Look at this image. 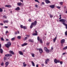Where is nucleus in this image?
<instances>
[{"mask_svg":"<svg viewBox=\"0 0 67 67\" xmlns=\"http://www.w3.org/2000/svg\"><path fill=\"white\" fill-rule=\"evenodd\" d=\"M60 64H61V65H62V64H63V62L62 61H60Z\"/></svg>","mask_w":67,"mask_h":67,"instance_id":"obj_48","label":"nucleus"},{"mask_svg":"<svg viewBox=\"0 0 67 67\" xmlns=\"http://www.w3.org/2000/svg\"><path fill=\"white\" fill-rule=\"evenodd\" d=\"M66 53L65 52H64V53H63V54H62V55H65V54H66Z\"/></svg>","mask_w":67,"mask_h":67,"instance_id":"obj_57","label":"nucleus"},{"mask_svg":"<svg viewBox=\"0 0 67 67\" xmlns=\"http://www.w3.org/2000/svg\"><path fill=\"white\" fill-rule=\"evenodd\" d=\"M39 52L41 54V53H43V49L41 48H40L39 49Z\"/></svg>","mask_w":67,"mask_h":67,"instance_id":"obj_7","label":"nucleus"},{"mask_svg":"<svg viewBox=\"0 0 67 67\" xmlns=\"http://www.w3.org/2000/svg\"><path fill=\"white\" fill-rule=\"evenodd\" d=\"M49 43H46V45L47 46H49Z\"/></svg>","mask_w":67,"mask_h":67,"instance_id":"obj_51","label":"nucleus"},{"mask_svg":"<svg viewBox=\"0 0 67 67\" xmlns=\"http://www.w3.org/2000/svg\"><path fill=\"white\" fill-rule=\"evenodd\" d=\"M8 27L7 26H4V28H5V29H7Z\"/></svg>","mask_w":67,"mask_h":67,"instance_id":"obj_43","label":"nucleus"},{"mask_svg":"<svg viewBox=\"0 0 67 67\" xmlns=\"http://www.w3.org/2000/svg\"><path fill=\"white\" fill-rule=\"evenodd\" d=\"M9 32H8V31H6L5 32V34H7V33H9Z\"/></svg>","mask_w":67,"mask_h":67,"instance_id":"obj_47","label":"nucleus"},{"mask_svg":"<svg viewBox=\"0 0 67 67\" xmlns=\"http://www.w3.org/2000/svg\"><path fill=\"white\" fill-rule=\"evenodd\" d=\"M4 64V63H3V62H2L1 64V66H3Z\"/></svg>","mask_w":67,"mask_h":67,"instance_id":"obj_40","label":"nucleus"},{"mask_svg":"<svg viewBox=\"0 0 67 67\" xmlns=\"http://www.w3.org/2000/svg\"><path fill=\"white\" fill-rule=\"evenodd\" d=\"M8 22H9V21H8V20H4L3 21V23H8Z\"/></svg>","mask_w":67,"mask_h":67,"instance_id":"obj_17","label":"nucleus"},{"mask_svg":"<svg viewBox=\"0 0 67 67\" xmlns=\"http://www.w3.org/2000/svg\"><path fill=\"white\" fill-rule=\"evenodd\" d=\"M20 27L21 29H23V25H20Z\"/></svg>","mask_w":67,"mask_h":67,"instance_id":"obj_32","label":"nucleus"},{"mask_svg":"<svg viewBox=\"0 0 67 67\" xmlns=\"http://www.w3.org/2000/svg\"><path fill=\"white\" fill-rule=\"evenodd\" d=\"M59 22L62 21V24L64 25L65 24V22L66 21V20L65 19H62L60 20H59Z\"/></svg>","mask_w":67,"mask_h":67,"instance_id":"obj_3","label":"nucleus"},{"mask_svg":"<svg viewBox=\"0 0 67 67\" xmlns=\"http://www.w3.org/2000/svg\"><path fill=\"white\" fill-rule=\"evenodd\" d=\"M20 1H21V2H23V0H20Z\"/></svg>","mask_w":67,"mask_h":67,"instance_id":"obj_59","label":"nucleus"},{"mask_svg":"<svg viewBox=\"0 0 67 67\" xmlns=\"http://www.w3.org/2000/svg\"><path fill=\"white\" fill-rule=\"evenodd\" d=\"M19 53L20 55H23V53L22 52V51H19Z\"/></svg>","mask_w":67,"mask_h":67,"instance_id":"obj_16","label":"nucleus"},{"mask_svg":"<svg viewBox=\"0 0 67 67\" xmlns=\"http://www.w3.org/2000/svg\"><path fill=\"white\" fill-rule=\"evenodd\" d=\"M39 41L41 43H43V41L42 40V39H40V40Z\"/></svg>","mask_w":67,"mask_h":67,"instance_id":"obj_26","label":"nucleus"},{"mask_svg":"<svg viewBox=\"0 0 67 67\" xmlns=\"http://www.w3.org/2000/svg\"><path fill=\"white\" fill-rule=\"evenodd\" d=\"M8 56H10V57H11V56H12V54H8Z\"/></svg>","mask_w":67,"mask_h":67,"instance_id":"obj_46","label":"nucleus"},{"mask_svg":"<svg viewBox=\"0 0 67 67\" xmlns=\"http://www.w3.org/2000/svg\"><path fill=\"white\" fill-rule=\"evenodd\" d=\"M7 59V58H6V57H4V60H6V59Z\"/></svg>","mask_w":67,"mask_h":67,"instance_id":"obj_49","label":"nucleus"},{"mask_svg":"<svg viewBox=\"0 0 67 67\" xmlns=\"http://www.w3.org/2000/svg\"><path fill=\"white\" fill-rule=\"evenodd\" d=\"M67 49V46L63 48V50H65V49Z\"/></svg>","mask_w":67,"mask_h":67,"instance_id":"obj_28","label":"nucleus"},{"mask_svg":"<svg viewBox=\"0 0 67 67\" xmlns=\"http://www.w3.org/2000/svg\"><path fill=\"white\" fill-rule=\"evenodd\" d=\"M25 62L23 63V66H24V67H26V66L27 65L26 64H25Z\"/></svg>","mask_w":67,"mask_h":67,"instance_id":"obj_18","label":"nucleus"},{"mask_svg":"<svg viewBox=\"0 0 67 67\" xmlns=\"http://www.w3.org/2000/svg\"><path fill=\"white\" fill-rule=\"evenodd\" d=\"M15 40V38H12L11 40L12 41H14Z\"/></svg>","mask_w":67,"mask_h":67,"instance_id":"obj_34","label":"nucleus"},{"mask_svg":"<svg viewBox=\"0 0 67 67\" xmlns=\"http://www.w3.org/2000/svg\"><path fill=\"white\" fill-rule=\"evenodd\" d=\"M9 52L10 54H12V55H14V53L12 51H9Z\"/></svg>","mask_w":67,"mask_h":67,"instance_id":"obj_13","label":"nucleus"},{"mask_svg":"<svg viewBox=\"0 0 67 67\" xmlns=\"http://www.w3.org/2000/svg\"><path fill=\"white\" fill-rule=\"evenodd\" d=\"M45 2L47 4H48V3H51V2L48 0H46V1H45Z\"/></svg>","mask_w":67,"mask_h":67,"instance_id":"obj_11","label":"nucleus"},{"mask_svg":"<svg viewBox=\"0 0 67 67\" xmlns=\"http://www.w3.org/2000/svg\"><path fill=\"white\" fill-rule=\"evenodd\" d=\"M0 25H3V24H2V23H1L0 24Z\"/></svg>","mask_w":67,"mask_h":67,"instance_id":"obj_56","label":"nucleus"},{"mask_svg":"<svg viewBox=\"0 0 67 67\" xmlns=\"http://www.w3.org/2000/svg\"><path fill=\"white\" fill-rule=\"evenodd\" d=\"M1 41H4V39H3V38H1Z\"/></svg>","mask_w":67,"mask_h":67,"instance_id":"obj_42","label":"nucleus"},{"mask_svg":"<svg viewBox=\"0 0 67 67\" xmlns=\"http://www.w3.org/2000/svg\"><path fill=\"white\" fill-rule=\"evenodd\" d=\"M27 37H25L24 38V40H26V39H27Z\"/></svg>","mask_w":67,"mask_h":67,"instance_id":"obj_45","label":"nucleus"},{"mask_svg":"<svg viewBox=\"0 0 67 67\" xmlns=\"http://www.w3.org/2000/svg\"><path fill=\"white\" fill-rule=\"evenodd\" d=\"M56 7L58 8V9H60V7L59 6H57Z\"/></svg>","mask_w":67,"mask_h":67,"instance_id":"obj_41","label":"nucleus"},{"mask_svg":"<svg viewBox=\"0 0 67 67\" xmlns=\"http://www.w3.org/2000/svg\"><path fill=\"white\" fill-rule=\"evenodd\" d=\"M31 63L32 64V66H33L35 67V64H34V63L32 61L31 62Z\"/></svg>","mask_w":67,"mask_h":67,"instance_id":"obj_19","label":"nucleus"},{"mask_svg":"<svg viewBox=\"0 0 67 67\" xmlns=\"http://www.w3.org/2000/svg\"><path fill=\"white\" fill-rule=\"evenodd\" d=\"M61 18H62V17H60V18H59V20H60V19H61Z\"/></svg>","mask_w":67,"mask_h":67,"instance_id":"obj_62","label":"nucleus"},{"mask_svg":"<svg viewBox=\"0 0 67 67\" xmlns=\"http://www.w3.org/2000/svg\"><path fill=\"white\" fill-rule=\"evenodd\" d=\"M1 47V44H0V48Z\"/></svg>","mask_w":67,"mask_h":67,"instance_id":"obj_61","label":"nucleus"},{"mask_svg":"<svg viewBox=\"0 0 67 67\" xmlns=\"http://www.w3.org/2000/svg\"><path fill=\"white\" fill-rule=\"evenodd\" d=\"M35 7H36V8H37V7H38V5H35Z\"/></svg>","mask_w":67,"mask_h":67,"instance_id":"obj_54","label":"nucleus"},{"mask_svg":"<svg viewBox=\"0 0 67 67\" xmlns=\"http://www.w3.org/2000/svg\"><path fill=\"white\" fill-rule=\"evenodd\" d=\"M49 59H47L45 60V63L46 65L49 62Z\"/></svg>","mask_w":67,"mask_h":67,"instance_id":"obj_5","label":"nucleus"},{"mask_svg":"<svg viewBox=\"0 0 67 67\" xmlns=\"http://www.w3.org/2000/svg\"><path fill=\"white\" fill-rule=\"evenodd\" d=\"M65 40L64 39H63L61 40L60 41V42L61 44H63V43H65Z\"/></svg>","mask_w":67,"mask_h":67,"instance_id":"obj_6","label":"nucleus"},{"mask_svg":"<svg viewBox=\"0 0 67 67\" xmlns=\"http://www.w3.org/2000/svg\"><path fill=\"white\" fill-rule=\"evenodd\" d=\"M9 62H6L5 63V65L6 66H8L9 65Z\"/></svg>","mask_w":67,"mask_h":67,"instance_id":"obj_21","label":"nucleus"},{"mask_svg":"<svg viewBox=\"0 0 67 67\" xmlns=\"http://www.w3.org/2000/svg\"><path fill=\"white\" fill-rule=\"evenodd\" d=\"M29 42H32V43H34V40L33 39H29L28 40Z\"/></svg>","mask_w":67,"mask_h":67,"instance_id":"obj_10","label":"nucleus"},{"mask_svg":"<svg viewBox=\"0 0 67 67\" xmlns=\"http://www.w3.org/2000/svg\"><path fill=\"white\" fill-rule=\"evenodd\" d=\"M3 18H5V19H6L7 18V17L5 16V15H4L3 16Z\"/></svg>","mask_w":67,"mask_h":67,"instance_id":"obj_35","label":"nucleus"},{"mask_svg":"<svg viewBox=\"0 0 67 67\" xmlns=\"http://www.w3.org/2000/svg\"><path fill=\"white\" fill-rule=\"evenodd\" d=\"M5 7H7V8H11V5H6L5 6Z\"/></svg>","mask_w":67,"mask_h":67,"instance_id":"obj_15","label":"nucleus"},{"mask_svg":"<svg viewBox=\"0 0 67 67\" xmlns=\"http://www.w3.org/2000/svg\"><path fill=\"white\" fill-rule=\"evenodd\" d=\"M57 39V37H55V38L53 39V42H56V40Z\"/></svg>","mask_w":67,"mask_h":67,"instance_id":"obj_20","label":"nucleus"},{"mask_svg":"<svg viewBox=\"0 0 67 67\" xmlns=\"http://www.w3.org/2000/svg\"><path fill=\"white\" fill-rule=\"evenodd\" d=\"M35 2H38V3H40V2H39L37 0H35Z\"/></svg>","mask_w":67,"mask_h":67,"instance_id":"obj_44","label":"nucleus"},{"mask_svg":"<svg viewBox=\"0 0 67 67\" xmlns=\"http://www.w3.org/2000/svg\"><path fill=\"white\" fill-rule=\"evenodd\" d=\"M63 2H59V3L60 5H63Z\"/></svg>","mask_w":67,"mask_h":67,"instance_id":"obj_31","label":"nucleus"},{"mask_svg":"<svg viewBox=\"0 0 67 67\" xmlns=\"http://www.w3.org/2000/svg\"><path fill=\"white\" fill-rule=\"evenodd\" d=\"M0 52L1 54L3 53V50H2V49L1 48L0 49Z\"/></svg>","mask_w":67,"mask_h":67,"instance_id":"obj_22","label":"nucleus"},{"mask_svg":"<svg viewBox=\"0 0 67 67\" xmlns=\"http://www.w3.org/2000/svg\"><path fill=\"white\" fill-rule=\"evenodd\" d=\"M9 41V39H6V41Z\"/></svg>","mask_w":67,"mask_h":67,"instance_id":"obj_58","label":"nucleus"},{"mask_svg":"<svg viewBox=\"0 0 67 67\" xmlns=\"http://www.w3.org/2000/svg\"><path fill=\"white\" fill-rule=\"evenodd\" d=\"M51 49L52 50H53V47H51Z\"/></svg>","mask_w":67,"mask_h":67,"instance_id":"obj_64","label":"nucleus"},{"mask_svg":"<svg viewBox=\"0 0 67 67\" xmlns=\"http://www.w3.org/2000/svg\"><path fill=\"white\" fill-rule=\"evenodd\" d=\"M5 56H6V57H8V56H9V54H5Z\"/></svg>","mask_w":67,"mask_h":67,"instance_id":"obj_39","label":"nucleus"},{"mask_svg":"<svg viewBox=\"0 0 67 67\" xmlns=\"http://www.w3.org/2000/svg\"><path fill=\"white\" fill-rule=\"evenodd\" d=\"M50 16L51 18H52L53 17V15H52L51 14L50 15Z\"/></svg>","mask_w":67,"mask_h":67,"instance_id":"obj_37","label":"nucleus"},{"mask_svg":"<svg viewBox=\"0 0 67 67\" xmlns=\"http://www.w3.org/2000/svg\"><path fill=\"white\" fill-rule=\"evenodd\" d=\"M37 40L38 41H39L40 40V37L38 36L37 38Z\"/></svg>","mask_w":67,"mask_h":67,"instance_id":"obj_33","label":"nucleus"},{"mask_svg":"<svg viewBox=\"0 0 67 67\" xmlns=\"http://www.w3.org/2000/svg\"><path fill=\"white\" fill-rule=\"evenodd\" d=\"M50 7L52 8V9H54L55 8V5H50Z\"/></svg>","mask_w":67,"mask_h":67,"instance_id":"obj_9","label":"nucleus"},{"mask_svg":"<svg viewBox=\"0 0 67 67\" xmlns=\"http://www.w3.org/2000/svg\"><path fill=\"white\" fill-rule=\"evenodd\" d=\"M31 55L33 57H35V55H34V54L31 53Z\"/></svg>","mask_w":67,"mask_h":67,"instance_id":"obj_23","label":"nucleus"},{"mask_svg":"<svg viewBox=\"0 0 67 67\" xmlns=\"http://www.w3.org/2000/svg\"><path fill=\"white\" fill-rule=\"evenodd\" d=\"M45 51L46 52H47V53H49V50L48 49H47Z\"/></svg>","mask_w":67,"mask_h":67,"instance_id":"obj_24","label":"nucleus"},{"mask_svg":"<svg viewBox=\"0 0 67 67\" xmlns=\"http://www.w3.org/2000/svg\"><path fill=\"white\" fill-rule=\"evenodd\" d=\"M28 21L29 22H31V19H29Z\"/></svg>","mask_w":67,"mask_h":67,"instance_id":"obj_52","label":"nucleus"},{"mask_svg":"<svg viewBox=\"0 0 67 67\" xmlns=\"http://www.w3.org/2000/svg\"><path fill=\"white\" fill-rule=\"evenodd\" d=\"M32 35H33L34 36H36L37 35V34H36V33H34L32 34Z\"/></svg>","mask_w":67,"mask_h":67,"instance_id":"obj_29","label":"nucleus"},{"mask_svg":"<svg viewBox=\"0 0 67 67\" xmlns=\"http://www.w3.org/2000/svg\"><path fill=\"white\" fill-rule=\"evenodd\" d=\"M21 36H19L17 37V38L18 40H20V39H21Z\"/></svg>","mask_w":67,"mask_h":67,"instance_id":"obj_25","label":"nucleus"},{"mask_svg":"<svg viewBox=\"0 0 67 67\" xmlns=\"http://www.w3.org/2000/svg\"><path fill=\"white\" fill-rule=\"evenodd\" d=\"M11 45V43L10 42H8L7 44H5V46L7 48H9L10 46Z\"/></svg>","mask_w":67,"mask_h":67,"instance_id":"obj_2","label":"nucleus"},{"mask_svg":"<svg viewBox=\"0 0 67 67\" xmlns=\"http://www.w3.org/2000/svg\"><path fill=\"white\" fill-rule=\"evenodd\" d=\"M54 62L55 64H57V63H59L60 61L59 60H57L56 59H54Z\"/></svg>","mask_w":67,"mask_h":67,"instance_id":"obj_4","label":"nucleus"},{"mask_svg":"<svg viewBox=\"0 0 67 67\" xmlns=\"http://www.w3.org/2000/svg\"><path fill=\"white\" fill-rule=\"evenodd\" d=\"M20 8L19 7H17L15 9V10L16 11L20 10Z\"/></svg>","mask_w":67,"mask_h":67,"instance_id":"obj_14","label":"nucleus"},{"mask_svg":"<svg viewBox=\"0 0 67 67\" xmlns=\"http://www.w3.org/2000/svg\"><path fill=\"white\" fill-rule=\"evenodd\" d=\"M42 66H44V64H42Z\"/></svg>","mask_w":67,"mask_h":67,"instance_id":"obj_63","label":"nucleus"},{"mask_svg":"<svg viewBox=\"0 0 67 67\" xmlns=\"http://www.w3.org/2000/svg\"><path fill=\"white\" fill-rule=\"evenodd\" d=\"M3 12V9L2 8H0V12Z\"/></svg>","mask_w":67,"mask_h":67,"instance_id":"obj_30","label":"nucleus"},{"mask_svg":"<svg viewBox=\"0 0 67 67\" xmlns=\"http://www.w3.org/2000/svg\"><path fill=\"white\" fill-rule=\"evenodd\" d=\"M47 49H48L46 47H44V50L45 51H46V50H47Z\"/></svg>","mask_w":67,"mask_h":67,"instance_id":"obj_36","label":"nucleus"},{"mask_svg":"<svg viewBox=\"0 0 67 67\" xmlns=\"http://www.w3.org/2000/svg\"><path fill=\"white\" fill-rule=\"evenodd\" d=\"M17 5L19 6H20V5H23V3H21V2L18 3H17Z\"/></svg>","mask_w":67,"mask_h":67,"instance_id":"obj_8","label":"nucleus"},{"mask_svg":"<svg viewBox=\"0 0 67 67\" xmlns=\"http://www.w3.org/2000/svg\"><path fill=\"white\" fill-rule=\"evenodd\" d=\"M35 33L37 34V31L36 30L35 31Z\"/></svg>","mask_w":67,"mask_h":67,"instance_id":"obj_55","label":"nucleus"},{"mask_svg":"<svg viewBox=\"0 0 67 67\" xmlns=\"http://www.w3.org/2000/svg\"><path fill=\"white\" fill-rule=\"evenodd\" d=\"M23 29H24V30H25L27 29V27L25 26H23Z\"/></svg>","mask_w":67,"mask_h":67,"instance_id":"obj_27","label":"nucleus"},{"mask_svg":"<svg viewBox=\"0 0 67 67\" xmlns=\"http://www.w3.org/2000/svg\"><path fill=\"white\" fill-rule=\"evenodd\" d=\"M36 67H38V64H37L36 65Z\"/></svg>","mask_w":67,"mask_h":67,"instance_id":"obj_60","label":"nucleus"},{"mask_svg":"<svg viewBox=\"0 0 67 67\" xmlns=\"http://www.w3.org/2000/svg\"><path fill=\"white\" fill-rule=\"evenodd\" d=\"M64 25L65 26L66 29H67V24H64Z\"/></svg>","mask_w":67,"mask_h":67,"instance_id":"obj_38","label":"nucleus"},{"mask_svg":"<svg viewBox=\"0 0 67 67\" xmlns=\"http://www.w3.org/2000/svg\"><path fill=\"white\" fill-rule=\"evenodd\" d=\"M27 45V43H24L21 45L23 47L24 46H26V45Z\"/></svg>","mask_w":67,"mask_h":67,"instance_id":"obj_12","label":"nucleus"},{"mask_svg":"<svg viewBox=\"0 0 67 67\" xmlns=\"http://www.w3.org/2000/svg\"><path fill=\"white\" fill-rule=\"evenodd\" d=\"M65 35H67V31L65 32Z\"/></svg>","mask_w":67,"mask_h":67,"instance_id":"obj_50","label":"nucleus"},{"mask_svg":"<svg viewBox=\"0 0 67 67\" xmlns=\"http://www.w3.org/2000/svg\"><path fill=\"white\" fill-rule=\"evenodd\" d=\"M36 24H37V21H35L34 22H32L30 26V29H32L33 25H36Z\"/></svg>","mask_w":67,"mask_h":67,"instance_id":"obj_1","label":"nucleus"},{"mask_svg":"<svg viewBox=\"0 0 67 67\" xmlns=\"http://www.w3.org/2000/svg\"><path fill=\"white\" fill-rule=\"evenodd\" d=\"M42 4H43V5H44L45 4V3L44 2H42Z\"/></svg>","mask_w":67,"mask_h":67,"instance_id":"obj_53","label":"nucleus"}]
</instances>
